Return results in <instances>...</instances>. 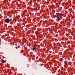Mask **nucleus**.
I'll return each mask as SVG.
<instances>
[{"label": "nucleus", "mask_w": 75, "mask_h": 75, "mask_svg": "<svg viewBox=\"0 0 75 75\" xmlns=\"http://www.w3.org/2000/svg\"><path fill=\"white\" fill-rule=\"evenodd\" d=\"M62 23V22H61V23Z\"/></svg>", "instance_id": "nucleus-19"}, {"label": "nucleus", "mask_w": 75, "mask_h": 75, "mask_svg": "<svg viewBox=\"0 0 75 75\" xmlns=\"http://www.w3.org/2000/svg\"><path fill=\"white\" fill-rule=\"evenodd\" d=\"M4 62H5V63H6V61H4Z\"/></svg>", "instance_id": "nucleus-13"}, {"label": "nucleus", "mask_w": 75, "mask_h": 75, "mask_svg": "<svg viewBox=\"0 0 75 75\" xmlns=\"http://www.w3.org/2000/svg\"><path fill=\"white\" fill-rule=\"evenodd\" d=\"M34 46L35 47H36V46H37V45H36V44L34 45Z\"/></svg>", "instance_id": "nucleus-10"}, {"label": "nucleus", "mask_w": 75, "mask_h": 75, "mask_svg": "<svg viewBox=\"0 0 75 75\" xmlns=\"http://www.w3.org/2000/svg\"><path fill=\"white\" fill-rule=\"evenodd\" d=\"M5 22L6 23H10V19L8 18L6 19L5 20Z\"/></svg>", "instance_id": "nucleus-2"}, {"label": "nucleus", "mask_w": 75, "mask_h": 75, "mask_svg": "<svg viewBox=\"0 0 75 75\" xmlns=\"http://www.w3.org/2000/svg\"><path fill=\"white\" fill-rule=\"evenodd\" d=\"M60 71V70H59L58 71V72H59Z\"/></svg>", "instance_id": "nucleus-12"}, {"label": "nucleus", "mask_w": 75, "mask_h": 75, "mask_svg": "<svg viewBox=\"0 0 75 75\" xmlns=\"http://www.w3.org/2000/svg\"><path fill=\"white\" fill-rule=\"evenodd\" d=\"M66 4H68V3L67 2Z\"/></svg>", "instance_id": "nucleus-18"}, {"label": "nucleus", "mask_w": 75, "mask_h": 75, "mask_svg": "<svg viewBox=\"0 0 75 75\" xmlns=\"http://www.w3.org/2000/svg\"><path fill=\"white\" fill-rule=\"evenodd\" d=\"M56 6H58V4H57V3H56Z\"/></svg>", "instance_id": "nucleus-9"}, {"label": "nucleus", "mask_w": 75, "mask_h": 75, "mask_svg": "<svg viewBox=\"0 0 75 75\" xmlns=\"http://www.w3.org/2000/svg\"><path fill=\"white\" fill-rule=\"evenodd\" d=\"M10 24H13V22H11Z\"/></svg>", "instance_id": "nucleus-6"}, {"label": "nucleus", "mask_w": 75, "mask_h": 75, "mask_svg": "<svg viewBox=\"0 0 75 75\" xmlns=\"http://www.w3.org/2000/svg\"><path fill=\"white\" fill-rule=\"evenodd\" d=\"M64 3H65V2H64L63 3H62V5H64Z\"/></svg>", "instance_id": "nucleus-8"}, {"label": "nucleus", "mask_w": 75, "mask_h": 75, "mask_svg": "<svg viewBox=\"0 0 75 75\" xmlns=\"http://www.w3.org/2000/svg\"><path fill=\"white\" fill-rule=\"evenodd\" d=\"M35 33H36L37 34V33H38V31H36Z\"/></svg>", "instance_id": "nucleus-11"}, {"label": "nucleus", "mask_w": 75, "mask_h": 75, "mask_svg": "<svg viewBox=\"0 0 75 75\" xmlns=\"http://www.w3.org/2000/svg\"><path fill=\"white\" fill-rule=\"evenodd\" d=\"M64 63L65 65H66V64H67V61H64Z\"/></svg>", "instance_id": "nucleus-3"}, {"label": "nucleus", "mask_w": 75, "mask_h": 75, "mask_svg": "<svg viewBox=\"0 0 75 75\" xmlns=\"http://www.w3.org/2000/svg\"><path fill=\"white\" fill-rule=\"evenodd\" d=\"M74 23H75V21H74Z\"/></svg>", "instance_id": "nucleus-16"}, {"label": "nucleus", "mask_w": 75, "mask_h": 75, "mask_svg": "<svg viewBox=\"0 0 75 75\" xmlns=\"http://www.w3.org/2000/svg\"><path fill=\"white\" fill-rule=\"evenodd\" d=\"M35 48L34 47L33 48V49L31 48V50H32L33 51H35Z\"/></svg>", "instance_id": "nucleus-4"}, {"label": "nucleus", "mask_w": 75, "mask_h": 75, "mask_svg": "<svg viewBox=\"0 0 75 75\" xmlns=\"http://www.w3.org/2000/svg\"><path fill=\"white\" fill-rule=\"evenodd\" d=\"M58 62H57V63H58Z\"/></svg>", "instance_id": "nucleus-17"}, {"label": "nucleus", "mask_w": 75, "mask_h": 75, "mask_svg": "<svg viewBox=\"0 0 75 75\" xmlns=\"http://www.w3.org/2000/svg\"><path fill=\"white\" fill-rule=\"evenodd\" d=\"M1 61H2V64H4V60H1Z\"/></svg>", "instance_id": "nucleus-5"}, {"label": "nucleus", "mask_w": 75, "mask_h": 75, "mask_svg": "<svg viewBox=\"0 0 75 75\" xmlns=\"http://www.w3.org/2000/svg\"><path fill=\"white\" fill-rule=\"evenodd\" d=\"M58 7H59V5L58 6H57Z\"/></svg>", "instance_id": "nucleus-15"}, {"label": "nucleus", "mask_w": 75, "mask_h": 75, "mask_svg": "<svg viewBox=\"0 0 75 75\" xmlns=\"http://www.w3.org/2000/svg\"><path fill=\"white\" fill-rule=\"evenodd\" d=\"M57 24V23H56V24Z\"/></svg>", "instance_id": "nucleus-20"}, {"label": "nucleus", "mask_w": 75, "mask_h": 75, "mask_svg": "<svg viewBox=\"0 0 75 75\" xmlns=\"http://www.w3.org/2000/svg\"><path fill=\"white\" fill-rule=\"evenodd\" d=\"M56 14H57V18L58 20H61L62 18V15L61 13H56Z\"/></svg>", "instance_id": "nucleus-1"}, {"label": "nucleus", "mask_w": 75, "mask_h": 75, "mask_svg": "<svg viewBox=\"0 0 75 75\" xmlns=\"http://www.w3.org/2000/svg\"><path fill=\"white\" fill-rule=\"evenodd\" d=\"M72 35H73V36H74V34H72Z\"/></svg>", "instance_id": "nucleus-14"}, {"label": "nucleus", "mask_w": 75, "mask_h": 75, "mask_svg": "<svg viewBox=\"0 0 75 75\" xmlns=\"http://www.w3.org/2000/svg\"><path fill=\"white\" fill-rule=\"evenodd\" d=\"M68 2H69V3H71V0H69Z\"/></svg>", "instance_id": "nucleus-7"}]
</instances>
